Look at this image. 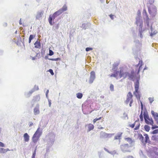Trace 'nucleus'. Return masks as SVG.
<instances>
[{
    "label": "nucleus",
    "instance_id": "72a5a7b5",
    "mask_svg": "<svg viewBox=\"0 0 158 158\" xmlns=\"http://www.w3.org/2000/svg\"><path fill=\"white\" fill-rule=\"evenodd\" d=\"M67 10V7L65 4H64L61 8L59 9L60 10L62 13H63L64 11Z\"/></svg>",
    "mask_w": 158,
    "mask_h": 158
},
{
    "label": "nucleus",
    "instance_id": "f3484780",
    "mask_svg": "<svg viewBox=\"0 0 158 158\" xmlns=\"http://www.w3.org/2000/svg\"><path fill=\"white\" fill-rule=\"evenodd\" d=\"M124 139L129 143L130 145H133V146L134 145V144L133 143H134L135 141L134 140H132L131 138L129 137L125 138Z\"/></svg>",
    "mask_w": 158,
    "mask_h": 158
},
{
    "label": "nucleus",
    "instance_id": "a211bd4d",
    "mask_svg": "<svg viewBox=\"0 0 158 158\" xmlns=\"http://www.w3.org/2000/svg\"><path fill=\"white\" fill-rule=\"evenodd\" d=\"M35 48L40 49L41 48V44L40 41L37 40L34 43Z\"/></svg>",
    "mask_w": 158,
    "mask_h": 158
},
{
    "label": "nucleus",
    "instance_id": "a18cd8bd",
    "mask_svg": "<svg viewBox=\"0 0 158 158\" xmlns=\"http://www.w3.org/2000/svg\"><path fill=\"white\" fill-rule=\"evenodd\" d=\"M85 24V30L88 29L91 26V24L89 23H84Z\"/></svg>",
    "mask_w": 158,
    "mask_h": 158
},
{
    "label": "nucleus",
    "instance_id": "9d476101",
    "mask_svg": "<svg viewBox=\"0 0 158 158\" xmlns=\"http://www.w3.org/2000/svg\"><path fill=\"white\" fill-rule=\"evenodd\" d=\"M40 136L34 133L32 137V141L33 143H36L39 140Z\"/></svg>",
    "mask_w": 158,
    "mask_h": 158
},
{
    "label": "nucleus",
    "instance_id": "49530a36",
    "mask_svg": "<svg viewBox=\"0 0 158 158\" xmlns=\"http://www.w3.org/2000/svg\"><path fill=\"white\" fill-rule=\"evenodd\" d=\"M132 99H133L132 98H128V97H127L126 100L125 101V103L126 104H128L129 102H130Z\"/></svg>",
    "mask_w": 158,
    "mask_h": 158
},
{
    "label": "nucleus",
    "instance_id": "7c9ffc66",
    "mask_svg": "<svg viewBox=\"0 0 158 158\" xmlns=\"http://www.w3.org/2000/svg\"><path fill=\"white\" fill-rule=\"evenodd\" d=\"M10 151V150L8 148L4 149L2 148H0V153H5L7 151Z\"/></svg>",
    "mask_w": 158,
    "mask_h": 158
},
{
    "label": "nucleus",
    "instance_id": "4d7b16f0",
    "mask_svg": "<svg viewBox=\"0 0 158 158\" xmlns=\"http://www.w3.org/2000/svg\"><path fill=\"white\" fill-rule=\"evenodd\" d=\"M151 127V129H152L153 130H154V129H155L158 128V126L156 125H153Z\"/></svg>",
    "mask_w": 158,
    "mask_h": 158
},
{
    "label": "nucleus",
    "instance_id": "052dcab7",
    "mask_svg": "<svg viewBox=\"0 0 158 158\" xmlns=\"http://www.w3.org/2000/svg\"><path fill=\"white\" fill-rule=\"evenodd\" d=\"M48 71L49 72L50 74L52 75H54V73L53 72V70L52 69H49L48 70Z\"/></svg>",
    "mask_w": 158,
    "mask_h": 158
},
{
    "label": "nucleus",
    "instance_id": "f257e3e1",
    "mask_svg": "<svg viewBox=\"0 0 158 158\" xmlns=\"http://www.w3.org/2000/svg\"><path fill=\"white\" fill-rule=\"evenodd\" d=\"M120 77H123V79H125L127 77H128V79L132 81H134L135 78V74L134 70H132L131 71V73L127 71H124V68L123 67V70L120 71Z\"/></svg>",
    "mask_w": 158,
    "mask_h": 158
},
{
    "label": "nucleus",
    "instance_id": "bf43d9fd",
    "mask_svg": "<svg viewBox=\"0 0 158 158\" xmlns=\"http://www.w3.org/2000/svg\"><path fill=\"white\" fill-rule=\"evenodd\" d=\"M93 49V48L91 47H87L85 48V51L86 52H88L90 51H91Z\"/></svg>",
    "mask_w": 158,
    "mask_h": 158
},
{
    "label": "nucleus",
    "instance_id": "37998d69",
    "mask_svg": "<svg viewBox=\"0 0 158 158\" xmlns=\"http://www.w3.org/2000/svg\"><path fill=\"white\" fill-rule=\"evenodd\" d=\"M154 1L155 0H149L148 2L147 3V6H149L151 5H154L153 3H154Z\"/></svg>",
    "mask_w": 158,
    "mask_h": 158
},
{
    "label": "nucleus",
    "instance_id": "423d86ee",
    "mask_svg": "<svg viewBox=\"0 0 158 158\" xmlns=\"http://www.w3.org/2000/svg\"><path fill=\"white\" fill-rule=\"evenodd\" d=\"M135 19L136 21L135 23L137 26H138V24L139 23V27H143V21L142 19V17H136Z\"/></svg>",
    "mask_w": 158,
    "mask_h": 158
},
{
    "label": "nucleus",
    "instance_id": "79ce46f5",
    "mask_svg": "<svg viewBox=\"0 0 158 158\" xmlns=\"http://www.w3.org/2000/svg\"><path fill=\"white\" fill-rule=\"evenodd\" d=\"M83 96V94L81 93H78L76 94V97L78 99H81Z\"/></svg>",
    "mask_w": 158,
    "mask_h": 158
},
{
    "label": "nucleus",
    "instance_id": "6e6d98bb",
    "mask_svg": "<svg viewBox=\"0 0 158 158\" xmlns=\"http://www.w3.org/2000/svg\"><path fill=\"white\" fill-rule=\"evenodd\" d=\"M110 90L111 91H114V86L113 84H110Z\"/></svg>",
    "mask_w": 158,
    "mask_h": 158
},
{
    "label": "nucleus",
    "instance_id": "864d4df0",
    "mask_svg": "<svg viewBox=\"0 0 158 158\" xmlns=\"http://www.w3.org/2000/svg\"><path fill=\"white\" fill-rule=\"evenodd\" d=\"M140 126V124L139 123L138 124H137L135 127L134 128V130H137L139 129V127Z\"/></svg>",
    "mask_w": 158,
    "mask_h": 158
},
{
    "label": "nucleus",
    "instance_id": "603ef678",
    "mask_svg": "<svg viewBox=\"0 0 158 158\" xmlns=\"http://www.w3.org/2000/svg\"><path fill=\"white\" fill-rule=\"evenodd\" d=\"M49 56H52L54 55V52L50 49H49V52L48 53Z\"/></svg>",
    "mask_w": 158,
    "mask_h": 158
},
{
    "label": "nucleus",
    "instance_id": "f704fd0d",
    "mask_svg": "<svg viewBox=\"0 0 158 158\" xmlns=\"http://www.w3.org/2000/svg\"><path fill=\"white\" fill-rule=\"evenodd\" d=\"M143 115L144 120L145 119H146L147 118H149L148 113L146 110H144L143 111Z\"/></svg>",
    "mask_w": 158,
    "mask_h": 158
},
{
    "label": "nucleus",
    "instance_id": "412c9836",
    "mask_svg": "<svg viewBox=\"0 0 158 158\" xmlns=\"http://www.w3.org/2000/svg\"><path fill=\"white\" fill-rule=\"evenodd\" d=\"M135 90L138 91L139 89V80H136L134 82Z\"/></svg>",
    "mask_w": 158,
    "mask_h": 158
},
{
    "label": "nucleus",
    "instance_id": "dca6fc26",
    "mask_svg": "<svg viewBox=\"0 0 158 158\" xmlns=\"http://www.w3.org/2000/svg\"><path fill=\"white\" fill-rule=\"evenodd\" d=\"M23 141L25 142H28L30 139V136L27 133H25L23 135Z\"/></svg>",
    "mask_w": 158,
    "mask_h": 158
},
{
    "label": "nucleus",
    "instance_id": "4c0bfd02",
    "mask_svg": "<svg viewBox=\"0 0 158 158\" xmlns=\"http://www.w3.org/2000/svg\"><path fill=\"white\" fill-rule=\"evenodd\" d=\"M35 36V35L31 34L30 35L28 40V43L29 44H30L31 43V40L34 39Z\"/></svg>",
    "mask_w": 158,
    "mask_h": 158
},
{
    "label": "nucleus",
    "instance_id": "c756f323",
    "mask_svg": "<svg viewBox=\"0 0 158 158\" xmlns=\"http://www.w3.org/2000/svg\"><path fill=\"white\" fill-rule=\"evenodd\" d=\"M42 15L43 11L42 12L38 13L36 17V19L40 20L42 17Z\"/></svg>",
    "mask_w": 158,
    "mask_h": 158
},
{
    "label": "nucleus",
    "instance_id": "e433bc0d",
    "mask_svg": "<svg viewBox=\"0 0 158 158\" xmlns=\"http://www.w3.org/2000/svg\"><path fill=\"white\" fill-rule=\"evenodd\" d=\"M36 87H37V89H36V90H38L39 89L38 86H36V85H35L34 86V88L28 92L30 96L31 95L32 93L35 91V88Z\"/></svg>",
    "mask_w": 158,
    "mask_h": 158
},
{
    "label": "nucleus",
    "instance_id": "0e129e2a",
    "mask_svg": "<svg viewBox=\"0 0 158 158\" xmlns=\"http://www.w3.org/2000/svg\"><path fill=\"white\" fill-rule=\"evenodd\" d=\"M148 100L149 101L150 103L151 104L154 101V99L153 98H152L151 97H149L148 98Z\"/></svg>",
    "mask_w": 158,
    "mask_h": 158
},
{
    "label": "nucleus",
    "instance_id": "3c124183",
    "mask_svg": "<svg viewBox=\"0 0 158 158\" xmlns=\"http://www.w3.org/2000/svg\"><path fill=\"white\" fill-rule=\"evenodd\" d=\"M102 118V117H100L98 118H96L95 119H94L93 120V122L94 123V124L96 122L99 120H100Z\"/></svg>",
    "mask_w": 158,
    "mask_h": 158
},
{
    "label": "nucleus",
    "instance_id": "f8f14e48",
    "mask_svg": "<svg viewBox=\"0 0 158 158\" xmlns=\"http://www.w3.org/2000/svg\"><path fill=\"white\" fill-rule=\"evenodd\" d=\"M120 64L119 61H116V62H114L113 64L112 70L114 71L115 72L118 71V66Z\"/></svg>",
    "mask_w": 158,
    "mask_h": 158
},
{
    "label": "nucleus",
    "instance_id": "4be33fe9",
    "mask_svg": "<svg viewBox=\"0 0 158 158\" xmlns=\"http://www.w3.org/2000/svg\"><path fill=\"white\" fill-rule=\"evenodd\" d=\"M138 138L143 145H145V141H144V137L141 134H138Z\"/></svg>",
    "mask_w": 158,
    "mask_h": 158
},
{
    "label": "nucleus",
    "instance_id": "338daca9",
    "mask_svg": "<svg viewBox=\"0 0 158 158\" xmlns=\"http://www.w3.org/2000/svg\"><path fill=\"white\" fill-rule=\"evenodd\" d=\"M5 147V145L3 143L0 142V147Z\"/></svg>",
    "mask_w": 158,
    "mask_h": 158
},
{
    "label": "nucleus",
    "instance_id": "0eeeda50",
    "mask_svg": "<svg viewBox=\"0 0 158 158\" xmlns=\"http://www.w3.org/2000/svg\"><path fill=\"white\" fill-rule=\"evenodd\" d=\"M96 78L95 73L94 71H93L90 72V77L89 80V84H92Z\"/></svg>",
    "mask_w": 158,
    "mask_h": 158
},
{
    "label": "nucleus",
    "instance_id": "5701e85b",
    "mask_svg": "<svg viewBox=\"0 0 158 158\" xmlns=\"http://www.w3.org/2000/svg\"><path fill=\"white\" fill-rule=\"evenodd\" d=\"M138 31L139 36L141 38H142L143 37V33L144 31V30L143 29V27H139Z\"/></svg>",
    "mask_w": 158,
    "mask_h": 158
},
{
    "label": "nucleus",
    "instance_id": "ddd939ff",
    "mask_svg": "<svg viewBox=\"0 0 158 158\" xmlns=\"http://www.w3.org/2000/svg\"><path fill=\"white\" fill-rule=\"evenodd\" d=\"M39 105L38 104L36 105L34 109V113L35 115H36L40 114V111Z\"/></svg>",
    "mask_w": 158,
    "mask_h": 158
},
{
    "label": "nucleus",
    "instance_id": "cd10ccee",
    "mask_svg": "<svg viewBox=\"0 0 158 158\" xmlns=\"http://www.w3.org/2000/svg\"><path fill=\"white\" fill-rule=\"evenodd\" d=\"M150 157L151 158H158V152H155L151 154Z\"/></svg>",
    "mask_w": 158,
    "mask_h": 158
},
{
    "label": "nucleus",
    "instance_id": "bb28decb",
    "mask_svg": "<svg viewBox=\"0 0 158 158\" xmlns=\"http://www.w3.org/2000/svg\"><path fill=\"white\" fill-rule=\"evenodd\" d=\"M87 126L88 129L87 132H88L93 130L94 128V126L91 123H89L88 124Z\"/></svg>",
    "mask_w": 158,
    "mask_h": 158
},
{
    "label": "nucleus",
    "instance_id": "39448f33",
    "mask_svg": "<svg viewBox=\"0 0 158 158\" xmlns=\"http://www.w3.org/2000/svg\"><path fill=\"white\" fill-rule=\"evenodd\" d=\"M119 69L120 70L119 71H116L115 72L114 71V72L113 73H111L110 74H109V76L110 77H114L116 78L117 79V77L118 75H119V77L120 78L122 77H120V71L121 70H123V67L119 68Z\"/></svg>",
    "mask_w": 158,
    "mask_h": 158
},
{
    "label": "nucleus",
    "instance_id": "5fc2aeb1",
    "mask_svg": "<svg viewBox=\"0 0 158 158\" xmlns=\"http://www.w3.org/2000/svg\"><path fill=\"white\" fill-rule=\"evenodd\" d=\"M137 16L136 17H142L141 16V12L139 10H138L137 13Z\"/></svg>",
    "mask_w": 158,
    "mask_h": 158
},
{
    "label": "nucleus",
    "instance_id": "a19ab883",
    "mask_svg": "<svg viewBox=\"0 0 158 158\" xmlns=\"http://www.w3.org/2000/svg\"><path fill=\"white\" fill-rule=\"evenodd\" d=\"M37 146H36L35 147L34 150V152H33L32 154V156L31 157V158H35V156H36V150L37 148Z\"/></svg>",
    "mask_w": 158,
    "mask_h": 158
},
{
    "label": "nucleus",
    "instance_id": "680f3d73",
    "mask_svg": "<svg viewBox=\"0 0 158 158\" xmlns=\"http://www.w3.org/2000/svg\"><path fill=\"white\" fill-rule=\"evenodd\" d=\"M136 122V121H135L134 123L131 124H130L129 126L131 128H134Z\"/></svg>",
    "mask_w": 158,
    "mask_h": 158
},
{
    "label": "nucleus",
    "instance_id": "e2e57ef3",
    "mask_svg": "<svg viewBox=\"0 0 158 158\" xmlns=\"http://www.w3.org/2000/svg\"><path fill=\"white\" fill-rule=\"evenodd\" d=\"M109 16L112 20H113L114 19V17L115 16V15L112 14H111L109 15Z\"/></svg>",
    "mask_w": 158,
    "mask_h": 158
},
{
    "label": "nucleus",
    "instance_id": "8fccbe9b",
    "mask_svg": "<svg viewBox=\"0 0 158 158\" xmlns=\"http://www.w3.org/2000/svg\"><path fill=\"white\" fill-rule=\"evenodd\" d=\"M127 97H128V98H132L133 95L132 94V93H131V91H129L127 95Z\"/></svg>",
    "mask_w": 158,
    "mask_h": 158
},
{
    "label": "nucleus",
    "instance_id": "393cba45",
    "mask_svg": "<svg viewBox=\"0 0 158 158\" xmlns=\"http://www.w3.org/2000/svg\"><path fill=\"white\" fill-rule=\"evenodd\" d=\"M40 99V97L39 95L34 96L32 100V102L34 103L35 102L39 101Z\"/></svg>",
    "mask_w": 158,
    "mask_h": 158
},
{
    "label": "nucleus",
    "instance_id": "1a4fd4ad",
    "mask_svg": "<svg viewBox=\"0 0 158 158\" xmlns=\"http://www.w3.org/2000/svg\"><path fill=\"white\" fill-rule=\"evenodd\" d=\"M133 94L135 97L137 99L138 101H140V102H141L140 99L141 96V94L140 91H135L133 92Z\"/></svg>",
    "mask_w": 158,
    "mask_h": 158
},
{
    "label": "nucleus",
    "instance_id": "9b49d317",
    "mask_svg": "<svg viewBox=\"0 0 158 158\" xmlns=\"http://www.w3.org/2000/svg\"><path fill=\"white\" fill-rule=\"evenodd\" d=\"M145 123L148 125H153L154 124V121L152 117L148 118L146 119L145 118Z\"/></svg>",
    "mask_w": 158,
    "mask_h": 158
},
{
    "label": "nucleus",
    "instance_id": "c03bdc74",
    "mask_svg": "<svg viewBox=\"0 0 158 158\" xmlns=\"http://www.w3.org/2000/svg\"><path fill=\"white\" fill-rule=\"evenodd\" d=\"M45 50L44 49V48H43V47H42L41 50V56L43 57L45 55Z\"/></svg>",
    "mask_w": 158,
    "mask_h": 158
},
{
    "label": "nucleus",
    "instance_id": "aec40b11",
    "mask_svg": "<svg viewBox=\"0 0 158 158\" xmlns=\"http://www.w3.org/2000/svg\"><path fill=\"white\" fill-rule=\"evenodd\" d=\"M123 133L122 132H118L116 135L115 136L114 139L117 140L119 139L120 140L121 139V137L122 136V134Z\"/></svg>",
    "mask_w": 158,
    "mask_h": 158
},
{
    "label": "nucleus",
    "instance_id": "6e6552de",
    "mask_svg": "<svg viewBox=\"0 0 158 158\" xmlns=\"http://www.w3.org/2000/svg\"><path fill=\"white\" fill-rule=\"evenodd\" d=\"M56 18L53 14H51L49 15L48 18V21L49 24L51 26L53 25L55 23V22H54V20Z\"/></svg>",
    "mask_w": 158,
    "mask_h": 158
},
{
    "label": "nucleus",
    "instance_id": "09e8293b",
    "mask_svg": "<svg viewBox=\"0 0 158 158\" xmlns=\"http://www.w3.org/2000/svg\"><path fill=\"white\" fill-rule=\"evenodd\" d=\"M61 58L60 57H58L56 58H51L49 59V60L52 61H57L58 60H60Z\"/></svg>",
    "mask_w": 158,
    "mask_h": 158
},
{
    "label": "nucleus",
    "instance_id": "de8ad7c7",
    "mask_svg": "<svg viewBox=\"0 0 158 158\" xmlns=\"http://www.w3.org/2000/svg\"><path fill=\"white\" fill-rule=\"evenodd\" d=\"M151 133L153 135L158 134V129L153 130Z\"/></svg>",
    "mask_w": 158,
    "mask_h": 158
},
{
    "label": "nucleus",
    "instance_id": "473e14b6",
    "mask_svg": "<svg viewBox=\"0 0 158 158\" xmlns=\"http://www.w3.org/2000/svg\"><path fill=\"white\" fill-rule=\"evenodd\" d=\"M35 133H36V134L41 136L42 134V130H40V127H38Z\"/></svg>",
    "mask_w": 158,
    "mask_h": 158
},
{
    "label": "nucleus",
    "instance_id": "20e7f679",
    "mask_svg": "<svg viewBox=\"0 0 158 158\" xmlns=\"http://www.w3.org/2000/svg\"><path fill=\"white\" fill-rule=\"evenodd\" d=\"M132 146H133V145H129L128 144L126 143L121 145L120 148L123 152H131V151L128 148L130 147H132Z\"/></svg>",
    "mask_w": 158,
    "mask_h": 158
},
{
    "label": "nucleus",
    "instance_id": "b1692460",
    "mask_svg": "<svg viewBox=\"0 0 158 158\" xmlns=\"http://www.w3.org/2000/svg\"><path fill=\"white\" fill-rule=\"evenodd\" d=\"M100 137L101 139H106L107 138V133L102 131L100 133Z\"/></svg>",
    "mask_w": 158,
    "mask_h": 158
},
{
    "label": "nucleus",
    "instance_id": "c85d7f7f",
    "mask_svg": "<svg viewBox=\"0 0 158 158\" xmlns=\"http://www.w3.org/2000/svg\"><path fill=\"white\" fill-rule=\"evenodd\" d=\"M143 135L145 136L144 141H145V144L146 143H149V142L150 141L148 135L146 133H144Z\"/></svg>",
    "mask_w": 158,
    "mask_h": 158
},
{
    "label": "nucleus",
    "instance_id": "a878e982",
    "mask_svg": "<svg viewBox=\"0 0 158 158\" xmlns=\"http://www.w3.org/2000/svg\"><path fill=\"white\" fill-rule=\"evenodd\" d=\"M158 32L157 30H155L154 31H149V36L151 37V38H152L154 37V35H155Z\"/></svg>",
    "mask_w": 158,
    "mask_h": 158
},
{
    "label": "nucleus",
    "instance_id": "2eb2a0df",
    "mask_svg": "<svg viewBox=\"0 0 158 158\" xmlns=\"http://www.w3.org/2000/svg\"><path fill=\"white\" fill-rule=\"evenodd\" d=\"M151 113L155 121L157 119H158V114L157 113L155 112L153 110H152L151 111Z\"/></svg>",
    "mask_w": 158,
    "mask_h": 158
},
{
    "label": "nucleus",
    "instance_id": "6ab92c4d",
    "mask_svg": "<svg viewBox=\"0 0 158 158\" xmlns=\"http://www.w3.org/2000/svg\"><path fill=\"white\" fill-rule=\"evenodd\" d=\"M143 62L142 60H139V63L138 64L136 65V67H137L138 65H139V67L137 70V72L138 73H139L141 70L142 69V66L143 65Z\"/></svg>",
    "mask_w": 158,
    "mask_h": 158
},
{
    "label": "nucleus",
    "instance_id": "4468645a",
    "mask_svg": "<svg viewBox=\"0 0 158 158\" xmlns=\"http://www.w3.org/2000/svg\"><path fill=\"white\" fill-rule=\"evenodd\" d=\"M141 111L140 112V114L139 115V118L140 119V121L141 122H142L143 121V104L142 102H141Z\"/></svg>",
    "mask_w": 158,
    "mask_h": 158
},
{
    "label": "nucleus",
    "instance_id": "69168bd1",
    "mask_svg": "<svg viewBox=\"0 0 158 158\" xmlns=\"http://www.w3.org/2000/svg\"><path fill=\"white\" fill-rule=\"evenodd\" d=\"M123 115L124 116V119H125L126 117H127V119H128L129 118H128V115L127 114H126L125 112H124L123 113Z\"/></svg>",
    "mask_w": 158,
    "mask_h": 158
},
{
    "label": "nucleus",
    "instance_id": "f03ea898",
    "mask_svg": "<svg viewBox=\"0 0 158 158\" xmlns=\"http://www.w3.org/2000/svg\"><path fill=\"white\" fill-rule=\"evenodd\" d=\"M148 9V13L152 18L155 17L157 13L156 7L154 5L147 6Z\"/></svg>",
    "mask_w": 158,
    "mask_h": 158
},
{
    "label": "nucleus",
    "instance_id": "c9c22d12",
    "mask_svg": "<svg viewBox=\"0 0 158 158\" xmlns=\"http://www.w3.org/2000/svg\"><path fill=\"white\" fill-rule=\"evenodd\" d=\"M62 13L61 12L60 10H58L57 11H56L54 12L53 14V15L56 17V18L57 16H59V15H60Z\"/></svg>",
    "mask_w": 158,
    "mask_h": 158
},
{
    "label": "nucleus",
    "instance_id": "2f4dec72",
    "mask_svg": "<svg viewBox=\"0 0 158 158\" xmlns=\"http://www.w3.org/2000/svg\"><path fill=\"white\" fill-rule=\"evenodd\" d=\"M55 138V136L53 135H52L50 136V137H49V139L50 141V142H50L52 144H53L54 143V142L55 141V139H54Z\"/></svg>",
    "mask_w": 158,
    "mask_h": 158
},
{
    "label": "nucleus",
    "instance_id": "58836bf2",
    "mask_svg": "<svg viewBox=\"0 0 158 158\" xmlns=\"http://www.w3.org/2000/svg\"><path fill=\"white\" fill-rule=\"evenodd\" d=\"M151 139L152 140L158 142V135H153L151 137Z\"/></svg>",
    "mask_w": 158,
    "mask_h": 158
},
{
    "label": "nucleus",
    "instance_id": "13d9d810",
    "mask_svg": "<svg viewBox=\"0 0 158 158\" xmlns=\"http://www.w3.org/2000/svg\"><path fill=\"white\" fill-rule=\"evenodd\" d=\"M24 95L25 96L26 98H28L30 96V95L28 92H25L24 93Z\"/></svg>",
    "mask_w": 158,
    "mask_h": 158
},
{
    "label": "nucleus",
    "instance_id": "7ed1b4c3",
    "mask_svg": "<svg viewBox=\"0 0 158 158\" xmlns=\"http://www.w3.org/2000/svg\"><path fill=\"white\" fill-rule=\"evenodd\" d=\"M142 14L143 18L144 20V22L147 26L148 27H150V19L145 9H143Z\"/></svg>",
    "mask_w": 158,
    "mask_h": 158
},
{
    "label": "nucleus",
    "instance_id": "ea45409f",
    "mask_svg": "<svg viewBox=\"0 0 158 158\" xmlns=\"http://www.w3.org/2000/svg\"><path fill=\"white\" fill-rule=\"evenodd\" d=\"M151 127L147 125H145L144 126V130L147 132H149L150 130Z\"/></svg>",
    "mask_w": 158,
    "mask_h": 158
},
{
    "label": "nucleus",
    "instance_id": "774afa93",
    "mask_svg": "<svg viewBox=\"0 0 158 158\" xmlns=\"http://www.w3.org/2000/svg\"><path fill=\"white\" fill-rule=\"evenodd\" d=\"M114 135V134H108V133H107V138H111Z\"/></svg>",
    "mask_w": 158,
    "mask_h": 158
}]
</instances>
